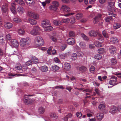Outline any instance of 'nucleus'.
<instances>
[{
	"label": "nucleus",
	"mask_w": 121,
	"mask_h": 121,
	"mask_svg": "<svg viewBox=\"0 0 121 121\" xmlns=\"http://www.w3.org/2000/svg\"><path fill=\"white\" fill-rule=\"evenodd\" d=\"M40 69L42 72H46L48 70V68L47 66L44 65L41 67Z\"/></svg>",
	"instance_id": "obj_32"
},
{
	"label": "nucleus",
	"mask_w": 121,
	"mask_h": 121,
	"mask_svg": "<svg viewBox=\"0 0 121 121\" xmlns=\"http://www.w3.org/2000/svg\"><path fill=\"white\" fill-rule=\"evenodd\" d=\"M28 22L33 25H35L37 23V21L35 20L29 18L28 19Z\"/></svg>",
	"instance_id": "obj_24"
},
{
	"label": "nucleus",
	"mask_w": 121,
	"mask_h": 121,
	"mask_svg": "<svg viewBox=\"0 0 121 121\" xmlns=\"http://www.w3.org/2000/svg\"><path fill=\"white\" fill-rule=\"evenodd\" d=\"M26 1L27 4L29 6H31L34 3V2L33 1H30L28 0H26Z\"/></svg>",
	"instance_id": "obj_49"
},
{
	"label": "nucleus",
	"mask_w": 121,
	"mask_h": 121,
	"mask_svg": "<svg viewBox=\"0 0 121 121\" xmlns=\"http://www.w3.org/2000/svg\"><path fill=\"white\" fill-rule=\"evenodd\" d=\"M95 58L98 60H100L102 58V56L99 54H97L95 55L94 56Z\"/></svg>",
	"instance_id": "obj_47"
},
{
	"label": "nucleus",
	"mask_w": 121,
	"mask_h": 121,
	"mask_svg": "<svg viewBox=\"0 0 121 121\" xmlns=\"http://www.w3.org/2000/svg\"><path fill=\"white\" fill-rule=\"evenodd\" d=\"M67 45L66 44L62 45L60 47V49L61 50L64 51L66 48Z\"/></svg>",
	"instance_id": "obj_56"
},
{
	"label": "nucleus",
	"mask_w": 121,
	"mask_h": 121,
	"mask_svg": "<svg viewBox=\"0 0 121 121\" xmlns=\"http://www.w3.org/2000/svg\"><path fill=\"white\" fill-rule=\"evenodd\" d=\"M108 14L109 15H110V17H115L116 15L115 14H114L113 12H110L108 13Z\"/></svg>",
	"instance_id": "obj_60"
},
{
	"label": "nucleus",
	"mask_w": 121,
	"mask_h": 121,
	"mask_svg": "<svg viewBox=\"0 0 121 121\" xmlns=\"http://www.w3.org/2000/svg\"><path fill=\"white\" fill-rule=\"evenodd\" d=\"M8 5L6 3L2 5V11L3 13H5L7 11Z\"/></svg>",
	"instance_id": "obj_22"
},
{
	"label": "nucleus",
	"mask_w": 121,
	"mask_h": 121,
	"mask_svg": "<svg viewBox=\"0 0 121 121\" xmlns=\"http://www.w3.org/2000/svg\"><path fill=\"white\" fill-rule=\"evenodd\" d=\"M15 69L19 71V72L22 73V68L21 64L19 63H17L16 65Z\"/></svg>",
	"instance_id": "obj_13"
},
{
	"label": "nucleus",
	"mask_w": 121,
	"mask_h": 121,
	"mask_svg": "<svg viewBox=\"0 0 121 121\" xmlns=\"http://www.w3.org/2000/svg\"><path fill=\"white\" fill-rule=\"evenodd\" d=\"M24 101L25 104L29 105L33 101L31 99H29L28 98H25L24 99Z\"/></svg>",
	"instance_id": "obj_15"
},
{
	"label": "nucleus",
	"mask_w": 121,
	"mask_h": 121,
	"mask_svg": "<svg viewBox=\"0 0 121 121\" xmlns=\"http://www.w3.org/2000/svg\"><path fill=\"white\" fill-rule=\"evenodd\" d=\"M50 38L54 42H56L57 41V39H56L53 36H52L50 37Z\"/></svg>",
	"instance_id": "obj_63"
},
{
	"label": "nucleus",
	"mask_w": 121,
	"mask_h": 121,
	"mask_svg": "<svg viewBox=\"0 0 121 121\" xmlns=\"http://www.w3.org/2000/svg\"><path fill=\"white\" fill-rule=\"evenodd\" d=\"M82 17V14L81 13H77L76 15V17L77 19H80Z\"/></svg>",
	"instance_id": "obj_35"
},
{
	"label": "nucleus",
	"mask_w": 121,
	"mask_h": 121,
	"mask_svg": "<svg viewBox=\"0 0 121 121\" xmlns=\"http://www.w3.org/2000/svg\"><path fill=\"white\" fill-rule=\"evenodd\" d=\"M79 45L81 48H84L86 47V45L85 43L83 42H81L80 43Z\"/></svg>",
	"instance_id": "obj_44"
},
{
	"label": "nucleus",
	"mask_w": 121,
	"mask_h": 121,
	"mask_svg": "<svg viewBox=\"0 0 121 121\" xmlns=\"http://www.w3.org/2000/svg\"><path fill=\"white\" fill-rule=\"evenodd\" d=\"M17 12L20 13H24L25 12V10L23 7L18 6L17 8Z\"/></svg>",
	"instance_id": "obj_26"
},
{
	"label": "nucleus",
	"mask_w": 121,
	"mask_h": 121,
	"mask_svg": "<svg viewBox=\"0 0 121 121\" xmlns=\"http://www.w3.org/2000/svg\"><path fill=\"white\" fill-rule=\"evenodd\" d=\"M28 14L29 17H32L36 20L39 19V14L36 13L29 11L28 13Z\"/></svg>",
	"instance_id": "obj_4"
},
{
	"label": "nucleus",
	"mask_w": 121,
	"mask_h": 121,
	"mask_svg": "<svg viewBox=\"0 0 121 121\" xmlns=\"http://www.w3.org/2000/svg\"><path fill=\"white\" fill-rule=\"evenodd\" d=\"M104 114L101 112H99L96 115L97 120L99 121H101L104 117Z\"/></svg>",
	"instance_id": "obj_11"
},
{
	"label": "nucleus",
	"mask_w": 121,
	"mask_h": 121,
	"mask_svg": "<svg viewBox=\"0 0 121 121\" xmlns=\"http://www.w3.org/2000/svg\"><path fill=\"white\" fill-rule=\"evenodd\" d=\"M95 45L97 47H101L102 46V44L100 42H97L95 43Z\"/></svg>",
	"instance_id": "obj_57"
},
{
	"label": "nucleus",
	"mask_w": 121,
	"mask_h": 121,
	"mask_svg": "<svg viewBox=\"0 0 121 121\" xmlns=\"http://www.w3.org/2000/svg\"><path fill=\"white\" fill-rule=\"evenodd\" d=\"M112 19V18L111 17H108L105 18V21L107 22H109Z\"/></svg>",
	"instance_id": "obj_59"
},
{
	"label": "nucleus",
	"mask_w": 121,
	"mask_h": 121,
	"mask_svg": "<svg viewBox=\"0 0 121 121\" xmlns=\"http://www.w3.org/2000/svg\"><path fill=\"white\" fill-rule=\"evenodd\" d=\"M77 53L78 56L80 57H82L84 55L83 53L81 51L77 52Z\"/></svg>",
	"instance_id": "obj_43"
},
{
	"label": "nucleus",
	"mask_w": 121,
	"mask_h": 121,
	"mask_svg": "<svg viewBox=\"0 0 121 121\" xmlns=\"http://www.w3.org/2000/svg\"><path fill=\"white\" fill-rule=\"evenodd\" d=\"M30 59L35 64L37 63L38 62V58L34 56L33 55L31 56Z\"/></svg>",
	"instance_id": "obj_25"
},
{
	"label": "nucleus",
	"mask_w": 121,
	"mask_h": 121,
	"mask_svg": "<svg viewBox=\"0 0 121 121\" xmlns=\"http://www.w3.org/2000/svg\"><path fill=\"white\" fill-rule=\"evenodd\" d=\"M34 44L37 46L43 45L44 42L42 38L39 36L37 37L35 39Z\"/></svg>",
	"instance_id": "obj_2"
},
{
	"label": "nucleus",
	"mask_w": 121,
	"mask_h": 121,
	"mask_svg": "<svg viewBox=\"0 0 121 121\" xmlns=\"http://www.w3.org/2000/svg\"><path fill=\"white\" fill-rule=\"evenodd\" d=\"M75 43V39L72 38H69L67 40V43L70 45H73Z\"/></svg>",
	"instance_id": "obj_17"
},
{
	"label": "nucleus",
	"mask_w": 121,
	"mask_h": 121,
	"mask_svg": "<svg viewBox=\"0 0 121 121\" xmlns=\"http://www.w3.org/2000/svg\"><path fill=\"white\" fill-rule=\"evenodd\" d=\"M71 23L72 24H73L75 23L76 22V19L74 17H71Z\"/></svg>",
	"instance_id": "obj_55"
},
{
	"label": "nucleus",
	"mask_w": 121,
	"mask_h": 121,
	"mask_svg": "<svg viewBox=\"0 0 121 121\" xmlns=\"http://www.w3.org/2000/svg\"><path fill=\"white\" fill-rule=\"evenodd\" d=\"M6 41L5 38L3 37V35H2L1 36H0V45H4Z\"/></svg>",
	"instance_id": "obj_23"
},
{
	"label": "nucleus",
	"mask_w": 121,
	"mask_h": 121,
	"mask_svg": "<svg viewBox=\"0 0 121 121\" xmlns=\"http://www.w3.org/2000/svg\"><path fill=\"white\" fill-rule=\"evenodd\" d=\"M95 68L94 66L92 65L91 66L90 69V71L91 73H93L95 71Z\"/></svg>",
	"instance_id": "obj_53"
},
{
	"label": "nucleus",
	"mask_w": 121,
	"mask_h": 121,
	"mask_svg": "<svg viewBox=\"0 0 121 121\" xmlns=\"http://www.w3.org/2000/svg\"><path fill=\"white\" fill-rule=\"evenodd\" d=\"M54 61L58 63H60V61L59 59L57 57H56L54 59Z\"/></svg>",
	"instance_id": "obj_54"
},
{
	"label": "nucleus",
	"mask_w": 121,
	"mask_h": 121,
	"mask_svg": "<svg viewBox=\"0 0 121 121\" xmlns=\"http://www.w3.org/2000/svg\"><path fill=\"white\" fill-rule=\"evenodd\" d=\"M81 36L84 40H87L88 39L87 37L84 34H82Z\"/></svg>",
	"instance_id": "obj_58"
},
{
	"label": "nucleus",
	"mask_w": 121,
	"mask_h": 121,
	"mask_svg": "<svg viewBox=\"0 0 121 121\" xmlns=\"http://www.w3.org/2000/svg\"><path fill=\"white\" fill-rule=\"evenodd\" d=\"M9 43L10 45L15 48L17 47L18 46L19 44L18 41L15 39H12L10 42Z\"/></svg>",
	"instance_id": "obj_8"
},
{
	"label": "nucleus",
	"mask_w": 121,
	"mask_h": 121,
	"mask_svg": "<svg viewBox=\"0 0 121 121\" xmlns=\"http://www.w3.org/2000/svg\"><path fill=\"white\" fill-rule=\"evenodd\" d=\"M53 29L52 27L49 25L44 28V30L46 31H49L52 30Z\"/></svg>",
	"instance_id": "obj_33"
},
{
	"label": "nucleus",
	"mask_w": 121,
	"mask_h": 121,
	"mask_svg": "<svg viewBox=\"0 0 121 121\" xmlns=\"http://www.w3.org/2000/svg\"><path fill=\"white\" fill-rule=\"evenodd\" d=\"M112 65H114L117 63V61L116 59L114 58H112L111 59Z\"/></svg>",
	"instance_id": "obj_48"
},
{
	"label": "nucleus",
	"mask_w": 121,
	"mask_h": 121,
	"mask_svg": "<svg viewBox=\"0 0 121 121\" xmlns=\"http://www.w3.org/2000/svg\"><path fill=\"white\" fill-rule=\"evenodd\" d=\"M30 43V38H22L20 40V45L22 47L27 46Z\"/></svg>",
	"instance_id": "obj_1"
},
{
	"label": "nucleus",
	"mask_w": 121,
	"mask_h": 121,
	"mask_svg": "<svg viewBox=\"0 0 121 121\" xmlns=\"http://www.w3.org/2000/svg\"><path fill=\"white\" fill-rule=\"evenodd\" d=\"M117 108L115 106H112L109 112L112 114H114L116 113L117 112Z\"/></svg>",
	"instance_id": "obj_20"
},
{
	"label": "nucleus",
	"mask_w": 121,
	"mask_h": 121,
	"mask_svg": "<svg viewBox=\"0 0 121 121\" xmlns=\"http://www.w3.org/2000/svg\"><path fill=\"white\" fill-rule=\"evenodd\" d=\"M62 9L64 12H68L70 11L69 8L66 5H63L61 7Z\"/></svg>",
	"instance_id": "obj_19"
},
{
	"label": "nucleus",
	"mask_w": 121,
	"mask_h": 121,
	"mask_svg": "<svg viewBox=\"0 0 121 121\" xmlns=\"http://www.w3.org/2000/svg\"><path fill=\"white\" fill-rule=\"evenodd\" d=\"M6 41L7 42H10V41H11V40L12 39H11V38L10 36V35L9 34H7L6 35Z\"/></svg>",
	"instance_id": "obj_37"
},
{
	"label": "nucleus",
	"mask_w": 121,
	"mask_h": 121,
	"mask_svg": "<svg viewBox=\"0 0 121 121\" xmlns=\"http://www.w3.org/2000/svg\"><path fill=\"white\" fill-rule=\"evenodd\" d=\"M117 110L119 112H121V105H119L117 108Z\"/></svg>",
	"instance_id": "obj_64"
},
{
	"label": "nucleus",
	"mask_w": 121,
	"mask_h": 121,
	"mask_svg": "<svg viewBox=\"0 0 121 121\" xmlns=\"http://www.w3.org/2000/svg\"><path fill=\"white\" fill-rule=\"evenodd\" d=\"M17 33L20 35H23L25 33V30L19 28L18 29Z\"/></svg>",
	"instance_id": "obj_27"
},
{
	"label": "nucleus",
	"mask_w": 121,
	"mask_h": 121,
	"mask_svg": "<svg viewBox=\"0 0 121 121\" xmlns=\"http://www.w3.org/2000/svg\"><path fill=\"white\" fill-rule=\"evenodd\" d=\"M51 70L54 72H56L59 70V67L56 65H53L51 67Z\"/></svg>",
	"instance_id": "obj_16"
},
{
	"label": "nucleus",
	"mask_w": 121,
	"mask_h": 121,
	"mask_svg": "<svg viewBox=\"0 0 121 121\" xmlns=\"http://www.w3.org/2000/svg\"><path fill=\"white\" fill-rule=\"evenodd\" d=\"M26 64L27 65L29 66L32 65V62L31 60H29L26 62Z\"/></svg>",
	"instance_id": "obj_61"
},
{
	"label": "nucleus",
	"mask_w": 121,
	"mask_h": 121,
	"mask_svg": "<svg viewBox=\"0 0 121 121\" xmlns=\"http://www.w3.org/2000/svg\"><path fill=\"white\" fill-rule=\"evenodd\" d=\"M102 34L105 38L107 39H108V38L109 36L106 30H104L102 32Z\"/></svg>",
	"instance_id": "obj_39"
},
{
	"label": "nucleus",
	"mask_w": 121,
	"mask_h": 121,
	"mask_svg": "<svg viewBox=\"0 0 121 121\" xmlns=\"http://www.w3.org/2000/svg\"><path fill=\"white\" fill-rule=\"evenodd\" d=\"M64 68L65 70H70L71 66L69 63L66 62L64 64Z\"/></svg>",
	"instance_id": "obj_18"
},
{
	"label": "nucleus",
	"mask_w": 121,
	"mask_h": 121,
	"mask_svg": "<svg viewBox=\"0 0 121 121\" xmlns=\"http://www.w3.org/2000/svg\"><path fill=\"white\" fill-rule=\"evenodd\" d=\"M98 52L99 53L102 54L104 53L105 51L104 48H101L98 50Z\"/></svg>",
	"instance_id": "obj_50"
},
{
	"label": "nucleus",
	"mask_w": 121,
	"mask_h": 121,
	"mask_svg": "<svg viewBox=\"0 0 121 121\" xmlns=\"http://www.w3.org/2000/svg\"><path fill=\"white\" fill-rule=\"evenodd\" d=\"M115 3L113 1L109 2H108L107 8L109 11H112L114 10Z\"/></svg>",
	"instance_id": "obj_6"
},
{
	"label": "nucleus",
	"mask_w": 121,
	"mask_h": 121,
	"mask_svg": "<svg viewBox=\"0 0 121 121\" xmlns=\"http://www.w3.org/2000/svg\"><path fill=\"white\" fill-rule=\"evenodd\" d=\"M50 25V22L49 21L46 20L42 21L41 22V26L43 28H45L48 26Z\"/></svg>",
	"instance_id": "obj_9"
},
{
	"label": "nucleus",
	"mask_w": 121,
	"mask_h": 121,
	"mask_svg": "<svg viewBox=\"0 0 121 121\" xmlns=\"http://www.w3.org/2000/svg\"><path fill=\"white\" fill-rule=\"evenodd\" d=\"M53 24L56 26H59L62 23L60 21L57 20H54L53 21Z\"/></svg>",
	"instance_id": "obj_28"
},
{
	"label": "nucleus",
	"mask_w": 121,
	"mask_h": 121,
	"mask_svg": "<svg viewBox=\"0 0 121 121\" xmlns=\"http://www.w3.org/2000/svg\"><path fill=\"white\" fill-rule=\"evenodd\" d=\"M39 113L41 114H43L45 112V108L42 107H40L38 109Z\"/></svg>",
	"instance_id": "obj_30"
},
{
	"label": "nucleus",
	"mask_w": 121,
	"mask_h": 121,
	"mask_svg": "<svg viewBox=\"0 0 121 121\" xmlns=\"http://www.w3.org/2000/svg\"><path fill=\"white\" fill-rule=\"evenodd\" d=\"M105 107V105L104 104H101L99 105V108L101 110H102L104 109Z\"/></svg>",
	"instance_id": "obj_40"
},
{
	"label": "nucleus",
	"mask_w": 121,
	"mask_h": 121,
	"mask_svg": "<svg viewBox=\"0 0 121 121\" xmlns=\"http://www.w3.org/2000/svg\"><path fill=\"white\" fill-rule=\"evenodd\" d=\"M13 26V24L9 22H5L4 24V26L7 29H10L12 28Z\"/></svg>",
	"instance_id": "obj_21"
},
{
	"label": "nucleus",
	"mask_w": 121,
	"mask_h": 121,
	"mask_svg": "<svg viewBox=\"0 0 121 121\" xmlns=\"http://www.w3.org/2000/svg\"><path fill=\"white\" fill-rule=\"evenodd\" d=\"M41 29L39 27L37 26L34 27L32 30L30 31V33L31 35L35 36L39 35Z\"/></svg>",
	"instance_id": "obj_3"
},
{
	"label": "nucleus",
	"mask_w": 121,
	"mask_h": 121,
	"mask_svg": "<svg viewBox=\"0 0 121 121\" xmlns=\"http://www.w3.org/2000/svg\"><path fill=\"white\" fill-rule=\"evenodd\" d=\"M67 57V55L65 54H61L59 55V57L62 59H64Z\"/></svg>",
	"instance_id": "obj_45"
},
{
	"label": "nucleus",
	"mask_w": 121,
	"mask_h": 121,
	"mask_svg": "<svg viewBox=\"0 0 121 121\" xmlns=\"http://www.w3.org/2000/svg\"><path fill=\"white\" fill-rule=\"evenodd\" d=\"M89 35L91 37H95L97 35L96 32L94 30H91L89 32Z\"/></svg>",
	"instance_id": "obj_31"
},
{
	"label": "nucleus",
	"mask_w": 121,
	"mask_h": 121,
	"mask_svg": "<svg viewBox=\"0 0 121 121\" xmlns=\"http://www.w3.org/2000/svg\"><path fill=\"white\" fill-rule=\"evenodd\" d=\"M101 15L100 14H98L97 15L95 16V17L94 18V23H97L101 18Z\"/></svg>",
	"instance_id": "obj_10"
},
{
	"label": "nucleus",
	"mask_w": 121,
	"mask_h": 121,
	"mask_svg": "<svg viewBox=\"0 0 121 121\" xmlns=\"http://www.w3.org/2000/svg\"><path fill=\"white\" fill-rule=\"evenodd\" d=\"M18 4L22 5H25L24 2L23 0H20L19 1Z\"/></svg>",
	"instance_id": "obj_62"
},
{
	"label": "nucleus",
	"mask_w": 121,
	"mask_h": 121,
	"mask_svg": "<svg viewBox=\"0 0 121 121\" xmlns=\"http://www.w3.org/2000/svg\"><path fill=\"white\" fill-rule=\"evenodd\" d=\"M50 117L54 120H56L58 118V115L57 114L54 112H52L49 114Z\"/></svg>",
	"instance_id": "obj_14"
},
{
	"label": "nucleus",
	"mask_w": 121,
	"mask_h": 121,
	"mask_svg": "<svg viewBox=\"0 0 121 121\" xmlns=\"http://www.w3.org/2000/svg\"><path fill=\"white\" fill-rule=\"evenodd\" d=\"M79 70L82 72H84L86 71V68L85 66H82L79 68Z\"/></svg>",
	"instance_id": "obj_38"
},
{
	"label": "nucleus",
	"mask_w": 121,
	"mask_h": 121,
	"mask_svg": "<svg viewBox=\"0 0 121 121\" xmlns=\"http://www.w3.org/2000/svg\"><path fill=\"white\" fill-rule=\"evenodd\" d=\"M108 50L111 54H113L116 53L117 49L115 47L110 45L108 46Z\"/></svg>",
	"instance_id": "obj_7"
},
{
	"label": "nucleus",
	"mask_w": 121,
	"mask_h": 121,
	"mask_svg": "<svg viewBox=\"0 0 121 121\" xmlns=\"http://www.w3.org/2000/svg\"><path fill=\"white\" fill-rule=\"evenodd\" d=\"M52 4L55 7H57L59 5V3L56 1H54L52 2Z\"/></svg>",
	"instance_id": "obj_52"
},
{
	"label": "nucleus",
	"mask_w": 121,
	"mask_h": 121,
	"mask_svg": "<svg viewBox=\"0 0 121 121\" xmlns=\"http://www.w3.org/2000/svg\"><path fill=\"white\" fill-rule=\"evenodd\" d=\"M98 41L101 42L102 43L104 41V38L103 37L102 35L99 33H98Z\"/></svg>",
	"instance_id": "obj_29"
},
{
	"label": "nucleus",
	"mask_w": 121,
	"mask_h": 121,
	"mask_svg": "<svg viewBox=\"0 0 121 121\" xmlns=\"http://www.w3.org/2000/svg\"><path fill=\"white\" fill-rule=\"evenodd\" d=\"M117 80V78L115 76H112L111 77L110 80L109 82V83L111 85H113V86L116 85L118 83L116 82Z\"/></svg>",
	"instance_id": "obj_5"
},
{
	"label": "nucleus",
	"mask_w": 121,
	"mask_h": 121,
	"mask_svg": "<svg viewBox=\"0 0 121 121\" xmlns=\"http://www.w3.org/2000/svg\"><path fill=\"white\" fill-rule=\"evenodd\" d=\"M120 24L119 23H116L113 25V28L115 29H117L121 27Z\"/></svg>",
	"instance_id": "obj_34"
},
{
	"label": "nucleus",
	"mask_w": 121,
	"mask_h": 121,
	"mask_svg": "<svg viewBox=\"0 0 121 121\" xmlns=\"http://www.w3.org/2000/svg\"><path fill=\"white\" fill-rule=\"evenodd\" d=\"M109 41H110L111 43L115 44L118 43V39L116 37H112L110 38Z\"/></svg>",
	"instance_id": "obj_12"
},
{
	"label": "nucleus",
	"mask_w": 121,
	"mask_h": 121,
	"mask_svg": "<svg viewBox=\"0 0 121 121\" xmlns=\"http://www.w3.org/2000/svg\"><path fill=\"white\" fill-rule=\"evenodd\" d=\"M10 9L12 13L14 15L16 13V11L15 10V8L14 6L12 5V6L10 8Z\"/></svg>",
	"instance_id": "obj_36"
},
{
	"label": "nucleus",
	"mask_w": 121,
	"mask_h": 121,
	"mask_svg": "<svg viewBox=\"0 0 121 121\" xmlns=\"http://www.w3.org/2000/svg\"><path fill=\"white\" fill-rule=\"evenodd\" d=\"M62 22L66 23H68L70 22V19L69 18L66 19H62Z\"/></svg>",
	"instance_id": "obj_42"
},
{
	"label": "nucleus",
	"mask_w": 121,
	"mask_h": 121,
	"mask_svg": "<svg viewBox=\"0 0 121 121\" xmlns=\"http://www.w3.org/2000/svg\"><path fill=\"white\" fill-rule=\"evenodd\" d=\"M49 9L51 10H56L57 9V7H55L53 5H52L50 6L49 7Z\"/></svg>",
	"instance_id": "obj_51"
},
{
	"label": "nucleus",
	"mask_w": 121,
	"mask_h": 121,
	"mask_svg": "<svg viewBox=\"0 0 121 121\" xmlns=\"http://www.w3.org/2000/svg\"><path fill=\"white\" fill-rule=\"evenodd\" d=\"M13 20L14 22L16 23H19L21 22V20L17 17L13 18Z\"/></svg>",
	"instance_id": "obj_41"
},
{
	"label": "nucleus",
	"mask_w": 121,
	"mask_h": 121,
	"mask_svg": "<svg viewBox=\"0 0 121 121\" xmlns=\"http://www.w3.org/2000/svg\"><path fill=\"white\" fill-rule=\"evenodd\" d=\"M77 56V54H76L75 53H73L72 54V59L73 60H75L76 59Z\"/></svg>",
	"instance_id": "obj_46"
}]
</instances>
